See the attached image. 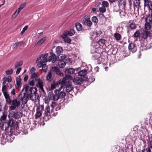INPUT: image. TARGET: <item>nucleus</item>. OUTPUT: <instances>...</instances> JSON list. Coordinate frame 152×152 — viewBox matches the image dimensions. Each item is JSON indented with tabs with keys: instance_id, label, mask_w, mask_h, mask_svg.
<instances>
[{
	"instance_id": "69168bd1",
	"label": "nucleus",
	"mask_w": 152,
	"mask_h": 152,
	"mask_svg": "<svg viewBox=\"0 0 152 152\" xmlns=\"http://www.w3.org/2000/svg\"><path fill=\"white\" fill-rule=\"evenodd\" d=\"M3 83H2V85H5V84L6 83L7 81V78L6 77H4L3 78Z\"/></svg>"
},
{
	"instance_id": "f3484780",
	"label": "nucleus",
	"mask_w": 152,
	"mask_h": 152,
	"mask_svg": "<svg viewBox=\"0 0 152 152\" xmlns=\"http://www.w3.org/2000/svg\"><path fill=\"white\" fill-rule=\"evenodd\" d=\"M56 53L58 55H60L63 52L62 48L60 46H57L56 48Z\"/></svg>"
},
{
	"instance_id": "0e129e2a",
	"label": "nucleus",
	"mask_w": 152,
	"mask_h": 152,
	"mask_svg": "<svg viewBox=\"0 0 152 152\" xmlns=\"http://www.w3.org/2000/svg\"><path fill=\"white\" fill-rule=\"evenodd\" d=\"M105 40L104 39H100L99 41V42L100 43L104 44L105 43Z\"/></svg>"
},
{
	"instance_id": "412c9836",
	"label": "nucleus",
	"mask_w": 152,
	"mask_h": 152,
	"mask_svg": "<svg viewBox=\"0 0 152 152\" xmlns=\"http://www.w3.org/2000/svg\"><path fill=\"white\" fill-rule=\"evenodd\" d=\"M59 61L58 63V65L60 68H63L66 65L65 62L63 61Z\"/></svg>"
},
{
	"instance_id": "052dcab7",
	"label": "nucleus",
	"mask_w": 152,
	"mask_h": 152,
	"mask_svg": "<svg viewBox=\"0 0 152 152\" xmlns=\"http://www.w3.org/2000/svg\"><path fill=\"white\" fill-rule=\"evenodd\" d=\"M7 90V86L6 85H3L2 89V91L3 92V93L4 92H7L6 91V90Z\"/></svg>"
},
{
	"instance_id": "4c0bfd02",
	"label": "nucleus",
	"mask_w": 152,
	"mask_h": 152,
	"mask_svg": "<svg viewBox=\"0 0 152 152\" xmlns=\"http://www.w3.org/2000/svg\"><path fill=\"white\" fill-rule=\"evenodd\" d=\"M37 81H35L34 79L31 78L28 81V83L31 86H34L35 85V82Z\"/></svg>"
},
{
	"instance_id": "603ef678",
	"label": "nucleus",
	"mask_w": 152,
	"mask_h": 152,
	"mask_svg": "<svg viewBox=\"0 0 152 152\" xmlns=\"http://www.w3.org/2000/svg\"><path fill=\"white\" fill-rule=\"evenodd\" d=\"M140 35V32L139 31H137L134 34V37L137 38L139 37Z\"/></svg>"
},
{
	"instance_id": "864d4df0",
	"label": "nucleus",
	"mask_w": 152,
	"mask_h": 152,
	"mask_svg": "<svg viewBox=\"0 0 152 152\" xmlns=\"http://www.w3.org/2000/svg\"><path fill=\"white\" fill-rule=\"evenodd\" d=\"M149 5V0H144V6L145 7H148Z\"/></svg>"
},
{
	"instance_id": "7c9ffc66",
	"label": "nucleus",
	"mask_w": 152,
	"mask_h": 152,
	"mask_svg": "<svg viewBox=\"0 0 152 152\" xmlns=\"http://www.w3.org/2000/svg\"><path fill=\"white\" fill-rule=\"evenodd\" d=\"M48 53H45V54H42L41 55L42 58H43V59L42 60L43 61H44V62H47L48 61L47 59H46V58L48 56Z\"/></svg>"
},
{
	"instance_id": "2eb2a0df",
	"label": "nucleus",
	"mask_w": 152,
	"mask_h": 152,
	"mask_svg": "<svg viewBox=\"0 0 152 152\" xmlns=\"http://www.w3.org/2000/svg\"><path fill=\"white\" fill-rule=\"evenodd\" d=\"M7 117V115L4 113V112L0 110V122L2 120H5Z\"/></svg>"
},
{
	"instance_id": "6ab92c4d",
	"label": "nucleus",
	"mask_w": 152,
	"mask_h": 152,
	"mask_svg": "<svg viewBox=\"0 0 152 152\" xmlns=\"http://www.w3.org/2000/svg\"><path fill=\"white\" fill-rule=\"evenodd\" d=\"M4 95L6 101L8 103L9 102H10V98L9 96V95L7 92H4L3 93Z\"/></svg>"
},
{
	"instance_id": "cd10ccee",
	"label": "nucleus",
	"mask_w": 152,
	"mask_h": 152,
	"mask_svg": "<svg viewBox=\"0 0 152 152\" xmlns=\"http://www.w3.org/2000/svg\"><path fill=\"white\" fill-rule=\"evenodd\" d=\"M137 152H151V150L149 147H148L142 150L139 149Z\"/></svg>"
},
{
	"instance_id": "49530a36",
	"label": "nucleus",
	"mask_w": 152,
	"mask_h": 152,
	"mask_svg": "<svg viewBox=\"0 0 152 152\" xmlns=\"http://www.w3.org/2000/svg\"><path fill=\"white\" fill-rule=\"evenodd\" d=\"M92 21L95 23H97L98 22V19L95 16H94L92 18Z\"/></svg>"
},
{
	"instance_id": "de8ad7c7",
	"label": "nucleus",
	"mask_w": 152,
	"mask_h": 152,
	"mask_svg": "<svg viewBox=\"0 0 152 152\" xmlns=\"http://www.w3.org/2000/svg\"><path fill=\"white\" fill-rule=\"evenodd\" d=\"M59 96L58 95V94L54 95L53 98V100L55 101H57L59 98Z\"/></svg>"
},
{
	"instance_id": "4d7b16f0",
	"label": "nucleus",
	"mask_w": 152,
	"mask_h": 152,
	"mask_svg": "<svg viewBox=\"0 0 152 152\" xmlns=\"http://www.w3.org/2000/svg\"><path fill=\"white\" fill-rule=\"evenodd\" d=\"M99 55V53H94L93 56L94 58L95 59H96L98 58Z\"/></svg>"
},
{
	"instance_id": "c03bdc74",
	"label": "nucleus",
	"mask_w": 152,
	"mask_h": 152,
	"mask_svg": "<svg viewBox=\"0 0 152 152\" xmlns=\"http://www.w3.org/2000/svg\"><path fill=\"white\" fill-rule=\"evenodd\" d=\"M46 62H44V61H40L39 62H36L37 63V66H38L39 67H42V65L44 64V63H45Z\"/></svg>"
},
{
	"instance_id": "39448f33",
	"label": "nucleus",
	"mask_w": 152,
	"mask_h": 152,
	"mask_svg": "<svg viewBox=\"0 0 152 152\" xmlns=\"http://www.w3.org/2000/svg\"><path fill=\"white\" fill-rule=\"evenodd\" d=\"M15 80V87L16 89L19 90L20 89L22 85V83L21 82V78L20 76H19V77H16Z\"/></svg>"
},
{
	"instance_id": "b1692460",
	"label": "nucleus",
	"mask_w": 152,
	"mask_h": 152,
	"mask_svg": "<svg viewBox=\"0 0 152 152\" xmlns=\"http://www.w3.org/2000/svg\"><path fill=\"white\" fill-rule=\"evenodd\" d=\"M29 86L28 84H25L23 85V88L22 90V91L26 94L27 91L29 88Z\"/></svg>"
},
{
	"instance_id": "ddd939ff",
	"label": "nucleus",
	"mask_w": 152,
	"mask_h": 152,
	"mask_svg": "<svg viewBox=\"0 0 152 152\" xmlns=\"http://www.w3.org/2000/svg\"><path fill=\"white\" fill-rule=\"evenodd\" d=\"M0 122V128L3 130H6L8 129L9 126L7 122H5L2 124Z\"/></svg>"
},
{
	"instance_id": "f704fd0d",
	"label": "nucleus",
	"mask_w": 152,
	"mask_h": 152,
	"mask_svg": "<svg viewBox=\"0 0 152 152\" xmlns=\"http://www.w3.org/2000/svg\"><path fill=\"white\" fill-rule=\"evenodd\" d=\"M38 77V75L37 73H34L31 75V78L34 79L35 81L37 80V78Z\"/></svg>"
},
{
	"instance_id": "20e7f679",
	"label": "nucleus",
	"mask_w": 152,
	"mask_h": 152,
	"mask_svg": "<svg viewBox=\"0 0 152 152\" xmlns=\"http://www.w3.org/2000/svg\"><path fill=\"white\" fill-rule=\"evenodd\" d=\"M26 97L28 99H30L32 100H36L39 97L38 94L36 95L35 94H32L31 92L29 91L28 92L26 93Z\"/></svg>"
},
{
	"instance_id": "f257e3e1",
	"label": "nucleus",
	"mask_w": 152,
	"mask_h": 152,
	"mask_svg": "<svg viewBox=\"0 0 152 152\" xmlns=\"http://www.w3.org/2000/svg\"><path fill=\"white\" fill-rule=\"evenodd\" d=\"M63 86L66 88V91L68 93L70 92L73 89V87L72 85L71 82H62L60 88L58 89H56L55 90V93L57 94V91H60Z\"/></svg>"
},
{
	"instance_id": "9d476101",
	"label": "nucleus",
	"mask_w": 152,
	"mask_h": 152,
	"mask_svg": "<svg viewBox=\"0 0 152 152\" xmlns=\"http://www.w3.org/2000/svg\"><path fill=\"white\" fill-rule=\"evenodd\" d=\"M83 82V79L80 77H76L73 79V82L75 84L80 85Z\"/></svg>"
},
{
	"instance_id": "72a5a7b5",
	"label": "nucleus",
	"mask_w": 152,
	"mask_h": 152,
	"mask_svg": "<svg viewBox=\"0 0 152 152\" xmlns=\"http://www.w3.org/2000/svg\"><path fill=\"white\" fill-rule=\"evenodd\" d=\"M50 55L53 56V59H52V62L53 63L55 62L56 61L57 58L56 55L52 52H50Z\"/></svg>"
},
{
	"instance_id": "c9c22d12",
	"label": "nucleus",
	"mask_w": 152,
	"mask_h": 152,
	"mask_svg": "<svg viewBox=\"0 0 152 152\" xmlns=\"http://www.w3.org/2000/svg\"><path fill=\"white\" fill-rule=\"evenodd\" d=\"M151 28V23H150L146 22L145 25V28L146 30H149Z\"/></svg>"
},
{
	"instance_id": "774afa93",
	"label": "nucleus",
	"mask_w": 152,
	"mask_h": 152,
	"mask_svg": "<svg viewBox=\"0 0 152 152\" xmlns=\"http://www.w3.org/2000/svg\"><path fill=\"white\" fill-rule=\"evenodd\" d=\"M18 13H17V11H16L15 12L14 14L12 15V18H15L18 15Z\"/></svg>"
},
{
	"instance_id": "79ce46f5",
	"label": "nucleus",
	"mask_w": 152,
	"mask_h": 152,
	"mask_svg": "<svg viewBox=\"0 0 152 152\" xmlns=\"http://www.w3.org/2000/svg\"><path fill=\"white\" fill-rule=\"evenodd\" d=\"M37 110V112L36 113L35 115V117L36 118H38L40 117L42 114V113L41 112V111H38Z\"/></svg>"
},
{
	"instance_id": "a211bd4d",
	"label": "nucleus",
	"mask_w": 152,
	"mask_h": 152,
	"mask_svg": "<svg viewBox=\"0 0 152 152\" xmlns=\"http://www.w3.org/2000/svg\"><path fill=\"white\" fill-rule=\"evenodd\" d=\"M62 82H60V83H59V80L56 83H52L51 84V89L52 90H53L55 89L57 87H59V85H60L61 86V84Z\"/></svg>"
},
{
	"instance_id": "1a4fd4ad",
	"label": "nucleus",
	"mask_w": 152,
	"mask_h": 152,
	"mask_svg": "<svg viewBox=\"0 0 152 152\" xmlns=\"http://www.w3.org/2000/svg\"><path fill=\"white\" fill-rule=\"evenodd\" d=\"M151 35V33L150 32L148 31H145L141 34L140 36L142 38L146 39L149 37H150Z\"/></svg>"
},
{
	"instance_id": "8fccbe9b",
	"label": "nucleus",
	"mask_w": 152,
	"mask_h": 152,
	"mask_svg": "<svg viewBox=\"0 0 152 152\" xmlns=\"http://www.w3.org/2000/svg\"><path fill=\"white\" fill-rule=\"evenodd\" d=\"M99 11L101 12L104 13L106 11V8L104 6H102V7L99 8Z\"/></svg>"
},
{
	"instance_id": "a19ab883",
	"label": "nucleus",
	"mask_w": 152,
	"mask_h": 152,
	"mask_svg": "<svg viewBox=\"0 0 152 152\" xmlns=\"http://www.w3.org/2000/svg\"><path fill=\"white\" fill-rule=\"evenodd\" d=\"M66 55L64 54H62L60 57H58V61H63L66 58Z\"/></svg>"
},
{
	"instance_id": "f03ea898",
	"label": "nucleus",
	"mask_w": 152,
	"mask_h": 152,
	"mask_svg": "<svg viewBox=\"0 0 152 152\" xmlns=\"http://www.w3.org/2000/svg\"><path fill=\"white\" fill-rule=\"evenodd\" d=\"M9 104L11 105V106L9 108L10 110H14L16 108H18L20 106V102L17 98H16L13 100H10L8 103Z\"/></svg>"
},
{
	"instance_id": "09e8293b",
	"label": "nucleus",
	"mask_w": 152,
	"mask_h": 152,
	"mask_svg": "<svg viewBox=\"0 0 152 152\" xmlns=\"http://www.w3.org/2000/svg\"><path fill=\"white\" fill-rule=\"evenodd\" d=\"M13 71V69H11L10 70H8L6 71V73L7 75H11L12 74Z\"/></svg>"
},
{
	"instance_id": "bf43d9fd",
	"label": "nucleus",
	"mask_w": 152,
	"mask_h": 152,
	"mask_svg": "<svg viewBox=\"0 0 152 152\" xmlns=\"http://www.w3.org/2000/svg\"><path fill=\"white\" fill-rule=\"evenodd\" d=\"M28 28V26H26L24 27L23 28L22 31L20 32V34L22 35L23 33L27 30Z\"/></svg>"
},
{
	"instance_id": "7ed1b4c3",
	"label": "nucleus",
	"mask_w": 152,
	"mask_h": 152,
	"mask_svg": "<svg viewBox=\"0 0 152 152\" xmlns=\"http://www.w3.org/2000/svg\"><path fill=\"white\" fill-rule=\"evenodd\" d=\"M9 115L15 119H18L22 117V113L19 111H16L14 110L9 111Z\"/></svg>"
},
{
	"instance_id": "aec40b11",
	"label": "nucleus",
	"mask_w": 152,
	"mask_h": 152,
	"mask_svg": "<svg viewBox=\"0 0 152 152\" xmlns=\"http://www.w3.org/2000/svg\"><path fill=\"white\" fill-rule=\"evenodd\" d=\"M87 73V71L85 69L81 70L78 72V75L80 76H84L86 75Z\"/></svg>"
},
{
	"instance_id": "58836bf2",
	"label": "nucleus",
	"mask_w": 152,
	"mask_h": 152,
	"mask_svg": "<svg viewBox=\"0 0 152 152\" xmlns=\"http://www.w3.org/2000/svg\"><path fill=\"white\" fill-rule=\"evenodd\" d=\"M54 94L53 92H49L48 94V97L49 100H53V97L54 96Z\"/></svg>"
},
{
	"instance_id": "37998d69",
	"label": "nucleus",
	"mask_w": 152,
	"mask_h": 152,
	"mask_svg": "<svg viewBox=\"0 0 152 152\" xmlns=\"http://www.w3.org/2000/svg\"><path fill=\"white\" fill-rule=\"evenodd\" d=\"M28 98H27L26 97H25L21 99L22 101V103L23 104H25L27 103L28 101Z\"/></svg>"
},
{
	"instance_id": "680f3d73",
	"label": "nucleus",
	"mask_w": 152,
	"mask_h": 152,
	"mask_svg": "<svg viewBox=\"0 0 152 152\" xmlns=\"http://www.w3.org/2000/svg\"><path fill=\"white\" fill-rule=\"evenodd\" d=\"M43 109V106L42 105H40V106H39L37 110L41 112Z\"/></svg>"
},
{
	"instance_id": "393cba45",
	"label": "nucleus",
	"mask_w": 152,
	"mask_h": 152,
	"mask_svg": "<svg viewBox=\"0 0 152 152\" xmlns=\"http://www.w3.org/2000/svg\"><path fill=\"white\" fill-rule=\"evenodd\" d=\"M76 29L78 31H80L82 29V26L79 23H77L75 24V25Z\"/></svg>"
},
{
	"instance_id": "9b49d317",
	"label": "nucleus",
	"mask_w": 152,
	"mask_h": 152,
	"mask_svg": "<svg viewBox=\"0 0 152 152\" xmlns=\"http://www.w3.org/2000/svg\"><path fill=\"white\" fill-rule=\"evenodd\" d=\"M128 48L132 52H135L137 50L136 46L134 43H131L129 44Z\"/></svg>"
},
{
	"instance_id": "ea45409f",
	"label": "nucleus",
	"mask_w": 152,
	"mask_h": 152,
	"mask_svg": "<svg viewBox=\"0 0 152 152\" xmlns=\"http://www.w3.org/2000/svg\"><path fill=\"white\" fill-rule=\"evenodd\" d=\"M129 27L132 29H135L137 27V25L134 23H132L129 25Z\"/></svg>"
},
{
	"instance_id": "c756f323",
	"label": "nucleus",
	"mask_w": 152,
	"mask_h": 152,
	"mask_svg": "<svg viewBox=\"0 0 152 152\" xmlns=\"http://www.w3.org/2000/svg\"><path fill=\"white\" fill-rule=\"evenodd\" d=\"M66 72L68 74H72L74 73L75 70L73 68H69L66 69Z\"/></svg>"
},
{
	"instance_id": "3c124183",
	"label": "nucleus",
	"mask_w": 152,
	"mask_h": 152,
	"mask_svg": "<svg viewBox=\"0 0 152 152\" xmlns=\"http://www.w3.org/2000/svg\"><path fill=\"white\" fill-rule=\"evenodd\" d=\"M42 69L44 72H46L47 69V67L46 66V64L44 63L42 66Z\"/></svg>"
},
{
	"instance_id": "6e6d98bb",
	"label": "nucleus",
	"mask_w": 152,
	"mask_h": 152,
	"mask_svg": "<svg viewBox=\"0 0 152 152\" xmlns=\"http://www.w3.org/2000/svg\"><path fill=\"white\" fill-rule=\"evenodd\" d=\"M102 4L103 6L105 7H107L109 5L108 3L106 1H103L102 2Z\"/></svg>"
},
{
	"instance_id": "a18cd8bd",
	"label": "nucleus",
	"mask_w": 152,
	"mask_h": 152,
	"mask_svg": "<svg viewBox=\"0 0 152 152\" xmlns=\"http://www.w3.org/2000/svg\"><path fill=\"white\" fill-rule=\"evenodd\" d=\"M46 112L44 113V114L45 115H48V113H50V108L49 106H47L46 107Z\"/></svg>"
},
{
	"instance_id": "5fc2aeb1",
	"label": "nucleus",
	"mask_w": 152,
	"mask_h": 152,
	"mask_svg": "<svg viewBox=\"0 0 152 152\" xmlns=\"http://www.w3.org/2000/svg\"><path fill=\"white\" fill-rule=\"evenodd\" d=\"M23 64V62L22 61L18 62L17 64H15V68H16L19 66H21Z\"/></svg>"
},
{
	"instance_id": "13d9d810",
	"label": "nucleus",
	"mask_w": 152,
	"mask_h": 152,
	"mask_svg": "<svg viewBox=\"0 0 152 152\" xmlns=\"http://www.w3.org/2000/svg\"><path fill=\"white\" fill-rule=\"evenodd\" d=\"M10 130L9 131H7L9 134L10 136L12 134L13 132V129L11 127H10Z\"/></svg>"
},
{
	"instance_id": "f8f14e48",
	"label": "nucleus",
	"mask_w": 152,
	"mask_h": 152,
	"mask_svg": "<svg viewBox=\"0 0 152 152\" xmlns=\"http://www.w3.org/2000/svg\"><path fill=\"white\" fill-rule=\"evenodd\" d=\"M133 6L134 10L137 9L138 10L139 7H140V0H134L133 2Z\"/></svg>"
},
{
	"instance_id": "dca6fc26",
	"label": "nucleus",
	"mask_w": 152,
	"mask_h": 152,
	"mask_svg": "<svg viewBox=\"0 0 152 152\" xmlns=\"http://www.w3.org/2000/svg\"><path fill=\"white\" fill-rule=\"evenodd\" d=\"M64 33L65 37L67 36V35L72 36L75 34V32L74 30L70 29L69 31H64Z\"/></svg>"
},
{
	"instance_id": "4be33fe9",
	"label": "nucleus",
	"mask_w": 152,
	"mask_h": 152,
	"mask_svg": "<svg viewBox=\"0 0 152 152\" xmlns=\"http://www.w3.org/2000/svg\"><path fill=\"white\" fill-rule=\"evenodd\" d=\"M66 36H64V33L63 34V35H61V37L62 38L64 39V41L65 42L69 43L71 42V40L70 38L66 37Z\"/></svg>"
},
{
	"instance_id": "5701e85b",
	"label": "nucleus",
	"mask_w": 152,
	"mask_h": 152,
	"mask_svg": "<svg viewBox=\"0 0 152 152\" xmlns=\"http://www.w3.org/2000/svg\"><path fill=\"white\" fill-rule=\"evenodd\" d=\"M29 90L32 94H35L37 95V94L36 93V92L37 91V89L36 88L30 87Z\"/></svg>"
},
{
	"instance_id": "e2e57ef3",
	"label": "nucleus",
	"mask_w": 152,
	"mask_h": 152,
	"mask_svg": "<svg viewBox=\"0 0 152 152\" xmlns=\"http://www.w3.org/2000/svg\"><path fill=\"white\" fill-rule=\"evenodd\" d=\"M56 104L55 102H54L53 101L52 102L51 104L50 105V106L52 108H54L55 107H56Z\"/></svg>"
},
{
	"instance_id": "6e6552de",
	"label": "nucleus",
	"mask_w": 152,
	"mask_h": 152,
	"mask_svg": "<svg viewBox=\"0 0 152 152\" xmlns=\"http://www.w3.org/2000/svg\"><path fill=\"white\" fill-rule=\"evenodd\" d=\"M37 84L36 85L37 86L39 87L41 90L44 92V90L43 88V81L40 78H38L37 80Z\"/></svg>"
},
{
	"instance_id": "c85d7f7f",
	"label": "nucleus",
	"mask_w": 152,
	"mask_h": 152,
	"mask_svg": "<svg viewBox=\"0 0 152 152\" xmlns=\"http://www.w3.org/2000/svg\"><path fill=\"white\" fill-rule=\"evenodd\" d=\"M52 77L51 71L50 70L48 72V74L46 76V80L49 81H51Z\"/></svg>"
},
{
	"instance_id": "a878e982",
	"label": "nucleus",
	"mask_w": 152,
	"mask_h": 152,
	"mask_svg": "<svg viewBox=\"0 0 152 152\" xmlns=\"http://www.w3.org/2000/svg\"><path fill=\"white\" fill-rule=\"evenodd\" d=\"M26 94V93L21 91L18 95V99H21L26 97L25 95Z\"/></svg>"
},
{
	"instance_id": "bb28decb",
	"label": "nucleus",
	"mask_w": 152,
	"mask_h": 152,
	"mask_svg": "<svg viewBox=\"0 0 152 152\" xmlns=\"http://www.w3.org/2000/svg\"><path fill=\"white\" fill-rule=\"evenodd\" d=\"M84 23L87 26L90 27L92 25V22L90 20L85 19V21H84Z\"/></svg>"
},
{
	"instance_id": "e433bc0d",
	"label": "nucleus",
	"mask_w": 152,
	"mask_h": 152,
	"mask_svg": "<svg viewBox=\"0 0 152 152\" xmlns=\"http://www.w3.org/2000/svg\"><path fill=\"white\" fill-rule=\"evenodd\" d=\"M46 38L45 37H43L40 40H39L37 43L36 44V45H39L42 44L45 41Z\"/></svg>"
},
{
	"instance_id": "4468645a",
	"label": "nucleus",
	"mask_w": 152,
	"mask_h": 152,
	"mask_svg": "<svg viewBox=\"0 0 152 152\" xmlns=\"http://www.w3.org/2000/svg\"><path fill=\"white\" fill-rule=\"evenodd\" d=\"M52 69L58 75L60 76H63V74L59 70V69L57 67H53Z\"/></svg>"
},
{
	"instance_id": "473e14b6",
	"label": "nucleus",
	"mask_w": 152,
	"mask_h": 152,
	"mask_svg": "<svg viewBox=\"0 0 152 152\" xmlns=\"http://www.w3.org/2000/svg\"><path fill=\"white\" fill-rule=\"evenodd\" d=\"M58 94L59 96V98H64L66 95L64 91H61Z\"/></svg>"
},
{
	"instance_id": "0eeeda50",
	"label": "nucleus",
	"mask_w": 152,
	"mask_h": 152,
	"mask_svg": "<svg viewBox=\"0 0 152 152\" xmlns=\"http://www.w3.org/2000/svg\"><path fill=\"white\" fill-rule=\"evenodd\" d=\"M73 77L72 76L69 75H65V77L63 78L62 80H59V83L70 82L69 80H72Z\"/></svg>"
},
{
	"instance_id": "338daca9",
	"label": "nucleus",
	"mask_w": 152,
	"mask_h": 152,
	"mask_svg": "<svg viewBox=\"0 0 152 152\" xmlns=\"http://www.w3.org/2000/svg\"><path fill=\"white\" fill-rule=\"evenodd\" d=\"M26 5V3H23L21 4L19 8L21 10Z\"/></svg>"
},
{
	"instance_id": "423d86ee",
	"label": "nucleus",
	"mask_w": 152,
	"mask_h": 152,
	"mask_svg": "<svg viewBox=\"0 0 152 152\" xmlns=\"http://www.w3.org/2000/svg\"><path fill=\"white\" fill-rule=\"evenodd\" d=\"M9 126L11 127H13L14 128L17 129L18 126V123L16 121H14L12 119H10L8 123Z\"/></svg>"
},
{
	"instance_id": "2f4dec72",
	"label": "nucleus",
	"mask_w": 152,
	"mask_h": 152,
	"mask_svg": "<svg viewBox=\"0 0 152 152\" xmlns=\"http://www.w3.org/2000/svg\"><path fill=\"white\" fill-rule=\"evenodd\" d=\"M114 37L116 40H119L121 39V35L118 33H115L114 35Z\"/></svg>"
}]
</instances>
